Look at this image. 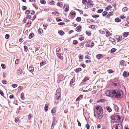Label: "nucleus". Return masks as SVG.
I'll use <instances>...</instances> for the list:
<instances>
[{"label": "nucleus", "mask_w": 129, "mask_h": 129, "mask_svg": "<svg viewBox=\"0 0 129 129\" xmlns=\"http://www.w3.org/2000/svg\"><path fill=\"white\" fill-rule=\"evenodd\" d=\"M94 116L95 117L99 119H101L103 117V110L102 107L99 106H96L95 108L94 109Z\"/></svg>", "instance_id": "1"}, {"label": "nucleus", "mask_w": 129, "mask_h": 129, "mask_svg": "<svg viewBox=\"0 0 129 129\" xmlns=\"http://www.w3.org/2000/svg\"><path fill=\"white\" fill-rule=\"evenodd\" d=\"M115 98H121L123 96V91L120 90H115Z\"/></svg>", "instance_id": "2"}, {"label": "nucleus", "mask_w": 129, "mask_h": 129, "mask_svg": "<svg viewBox=\"0 0 129 129\" xmlns=\"http://www.w3.org/2000/svg\"><path fill=\"white\" fill-rule=\"evenodd\" d=\"M60 95H58L55 94V102H54V104H57L59 102V101L61 100V98L60 97Z\"/></svg>", "instance_id": "3"}, {"label": "nucleus", "mask_w": 129, "mask_h": 129, "mask_svg": "<svg viewBox=\"0 0 129 129\" xmlns=\"http://www.w3.org/2000/svg\"><path fill=\"white\" fill-rule=\"evenodd\" d=\"M112 129H123L122 125L121 124H115L112 127Z\"/></svg>", "instance_id": "4"}, {"label": "nucleus", "mask_w": 129, "mask_h": 129, "mask_svg": "<svg viewBox=\"0 0 129 129\" xmlns=\"http://www.w3.org/2000/svg\"><path fill=\"white\" fill-rule=\"evenodd\" d=\"M94 43L92 41H88L87 42V44H86V46L87 47L90 46L91 48L94 46Z\"/></svg>", "instance_id": "5"}, {"label": "nucleus", "mask_w": 129, "mask_h": 129, "mask_svg": "<svg viewBox=\"0 0 129 129\" xmlns=\"http://www.w3.org/2000/svg\"><path fill=\"white\" fill-rule=\"evenodd\" d=\"M114 118L117 121L120 122L121 121L120 117L118 115H116L114 116Z\"/></svg>", "instance_id": "6"}, {"label": "nucleus", "mask_w": 129, "mask_h": 129, "mask_svg": "<svg viewBox=\"0 0 129 129\" xmlns=\"http://www.w3.org/2000/svg\"><path fill=\"white\" fill-rule=\"evenodd\" d=\"M110 96L112 97H115V90H110Z\"/></svg>", "instance_id": "7"}, {"label": "nucleus", "mask_w": 129, "mask_h": 129, "mask_svg": "<svg viewBox=\"0 0 129 129\" xmlns=\"http://www.w3.org/2000/svg\"><path fill=\"white\" fill-rule=\"evenodd\" d=\"M109 41L111 42L113 44L115 45L116 44L115 40L114 39L110 38H109Z\"/></svg>", "instance_id": "8"}, {"label": "nucleus", "mask_w": 129, "mask_h": 129, "mask_svg": "<svg viewBox=\"0 0 129 129\" xmlns=\"http://www.w3.org/2000/svg\"><path fill=\"white\" fill-rule=\"evenodd\" d=\"M56 55L58 57L61 59H62L63 58V57L61 55V54L60 53H56Z\"/></svg>", "instance_id": "9"}, {"label": "nucleus", "mask_w": 129, "mask_h": 129, "mask_svg": "<svg viewBox=\"0 0 129 129\" xmlns=\"http://www.w3.org/2000/svg\"><path fill=\"white\" fill-rule=\"evenodd\" d=\"M116 38L118 41H120L122 40V37L121 36H117Z\"/></svg>", "instance_id": "10"}, {"label": "nucleus", "mask_w": 129, "mask_h": 129, "mask_svg": "<svg viewBox=\"0 0 129 129\" xmlns=\"http://www.w3.org/2000/svg\"><path fill=\"white\" fill-rule=\"evenodd\" d=\"M81 26H78L76 28V30L77 32H80L81 31Z\"/></svg>", "instance_id": "11"}, {"label": "nucleus", "mask_w": 129, "mask_h": 129, "mask_svg": "<svg viewBox=\"0 0 129 129\" xmlns=\"http://www.w3.org/2000/svg\"><path fill=\"white\" fill-rule=\"evenodd\" d=\"M57 6L60 8H62L63 6L62 3L61 2H58L57 3Z\"/></svg>", "instance_id": "12"}, {"label": "nucleus", "mask_w": 129, "mask_h": 129, "mask_svg": "<svg viewBox=\"0 0 129 129\" xmlns=\"http://www.w3.org/2000/svg\"><path fill=\"white\" fill-rule=\"evenodd\" d=\"M123 76L125 77H128V74H127V72L126 71H124L123 73Z\"/></svg>", "instance_id": "13"}, {"label": "nucleus", "mask_w": 129, "mask_h": 129, "mask_svg": "<svg viewBox=\"0 0 129 129\" xmlns=\"http://www.w3.org/2000/svg\"><path fill=\"white\" fill-rule=\"evenodd\" d=\"M83 97V95H80L76 99V101H78L80 100Z\"/></svg>", "instance_id": "14"}, {"label": "nucleus", "mask_w": 129, "mask_h": 129, "mask_svg": "<svg viewBox=\"0 0 129 129\" xmlns=\"http://www.w3.org/2000/svg\"><path fill=\"white\" fill-rule=\"evenodd\" d=\"M61 90L60 89H58L56 90V95H61Z\"/></svg>", "instance_id": "15"}, {"label": "nucleus", "mask_w": 129, "mask_h": 129, "mask_svg": "<svg viewBox=\"0 0 129 129\" xmlns=\"http://www.w3.org/2000/svg\"><path fill=\"white\" fill-rule=\"evenodd\" d=\"M110 90H108L106 92V95L108 96H110Z\"/></svg>", "instance_id": "16"}, {"label": "nucleus", "mask_w": 129, "mask_h": 129, "mask_svg": "<svg viewBox=\"0 0 129 129\" xmlns=\"http://www.w3.org/2000/svg\"><path fill=\"white\" fill-rule=\"evenodd\" d=\"M96 57L97 58L100 59L103 57L102 55L101 54H98L96 55Z\"/></svg>", "instance_id": "17"}, {"label": "nucleus", "mask_w": 129, "mask_h": 129, "mask_svg": "<svg viewBox=\"0 0 129 129\" xmlns=\"http://www.w3.org/2000/svg\"><path fill=\"white\" fill-rule=\"evenodd\" d=\"M48 4L51 5H54L55 4V2L54 1H52L49 2Z\"/></svg>", "instance_id": "18"}, {"label": "nucleus", "mask_w": 129, "mask_h": 129, "mask_svg": "<svg viewBox=\"0 0 129 129\" xmlns=\"http://www.w3.org/2000/svg\"><path fill=\"white\" fill-rule=\"evenodd\" d=\"M81 70V69L80 68H78L77 69H75L74 71L76 73H78Z\"/></svg>", "instance_id": "19"}, {"label": "nucleus", "mask_w": 129, "mask_h": 129, "mask_svg": "<svg viewBox=\"0 0 129 129\" xmlns=\"http://www.w3.org/2000/svg\"><path fill=\"white\" fill-rule=\"evenodd\" d=\"M34 36V34L33 33H31L29 36V38L31 39Z\"/></svg>", "instance_id": "20"}, {"label": "nucleus", "mask_w": 129, "mask_h": 129, "mask_svg": "<svg viewBox=\"0 0 129 129\" xmlns=\"http://www.w3.org/2000/svg\"><path fill=\"white\" fill-rule=\"evenodd\" d=\"M106 109L109 112H110L112 111V110L110 107H107L106 108Z\"/></svg>", "instance_id": "21"}, {"label": "nucleus", "mask_w": 129, "mask_h": 129, "mask_svg": "<svg viewBox=\"0 0 129 129\" xmlns=\"http://www.w3.org/2000/svg\"><path fill=\"white\" fill-rule=\"evenodd\" d=\"M20 97L22 100H24V94L23 92L21 93L20 95Z\"/></svg>", "instance_id": "22"}, {"label": "nucleus", "mask_w": 129, "mask_h": 129, "mask_svg": "<svg viewBox=\"0 0 129 129\" xmlns=\"http://www.w3.org/2000/svg\"><path fill=\"white\" fill-rule=\"evenodd\" d=\"M112 8L111 6L110 5H109L105 9V10L106 11L109 10L110 9Z\"/></svg>", "instance_id": "23"}, {"label": "nucleus", "mask_w": 129, "mask_h": 129, "mask_svg": "<svg viewBox=\"0 0 129 129\" xmlns=\"http://www.w3.org/2000/svg\"><path fill=\"white\" fill-rule=\"evenodd\" d=\"M29 71L33 72L34 71V68L32 66H31L29 67Z\"/></svg>", "instance_id": "24"}, {"label": "nucleus", "mask_w": 129, "mask_h": 129, "mask_svg": "<svg viewBox=\"0 0 129 129\" xmlns=\"http://www.w3.org/2000/svg\"><path fill=\"white\" fill-rule=\"evenodd\" d=\"M24 51L25 52H27L28 50V48L27 46L25 45L24 46Z\"/></svg>", "instance_id": "25"}, {"label": "nucleus", "mask_w": 129, "mask_h": 129, "mask_svg": "<svg viewBox=\"0 0 129 129\" xmlns=\"http://www.w3.org/2000/svg\"><path fill=\"white\" fill-rule=\"evenodd\" d=\"M106 37H110L112 36V34L111 33H106Z\"/></svg>", "instance_id": "26"}, {"label": "nucleus", "mask_w": 129, "mask_h": 129, "mask_svg": "<svg viewBox=\"0 0 129 129\" xmlns=\"http://www.w3.org/2000/svg\"><path fill=\"white\" fill-rule=\"evenodd\" d=\"M22 70L21 69H19L17 71V73L18 75H20L21 73Z\"/></svg>", "instance_id": "27"}, {"label": "nucleus", "mask_w": 129, "mask_h": 129, "mask_svg": "<svg viewBox=\"0 0 129 129\" xmlns=\"http://www.w3.org/2000/svg\"><path fill=\"white\" fill-rule=\"evenodd\" d=\"M124 62L125 61L124 60H121L120 61V64L121 66H123L124 64Z\"/></svg>", "instance_id": "28"}, {"label": "nucleus", "mask_w": 129, "mask_h": 129, "mask_svg": "<svg viewBox=\"0 0 129 129\" xmlns=\"http://www.w3.org/2000/svg\"><path fill=\"white\" fill-rule=\"evenodd\" d=\"M115 21L116 22H120L121 21V19L119 18H117L115 19Z\"/></svg>", "instance_id": "29"}, {"label": "nucleus", "mask_w": 129, "mask_h": 129, "mask_svg": "<svg viewBox=\"0 0 129 129\" xmlns=\"http://www.w3.org/2000/svg\"><path fill=\"white\" fill-rule=\"evenodd\" d=\"M46 63V62L45 61L41 62L40 63V65L41 66H42L44 65Z\"/></svg>", "instance_id": "30"}, {"label": "nucleus", "mask_w": 129, "mask_h": 129, "mask_svg": "<svg viewBox=\"0 0 129 129\" xmlns=\"http://www.w3.org/2000/svg\"><path fill=\"white\" fill-rule=\"evenodd\" d=\"M92 17H93L96 18L99 17V15H92Z\"/></svg>", "instance_id": "31"}, {"label": "nucleus", "mask_w": 129, "mask_h": 129, "mask_svg": "<svg viewBox=\"0 0 129 129\" xmlns=\"http://www.w3.org/2000/svg\"><path fill=\"white\" fill-rule=\"evenodd\" d=\"M81 19L80 17H77L76 20L77 21L80 22L81 20Z\"/></svg>", "instance_id": "32"}, {"label": "nucleus", "mask_w": 129, "mask_h": 129, "mask_svg": "<svg viewBox=\"0 0 129 129\" xmlns=\"http://www.w3.org/2000/svg\"><path fill=\"white\" fill-rule=\"evenodd\" d=\"M127 8L126 7L123 8L122 9V11L124 12L126 11L127 10Z\"/></svg>", "instance_id": "33"}, {"label": "nucleus", "mask_w": 129, "mask_h": 129, "mask_svg": "<svg viewBox=\"0 0 129 129\" xmlns=\"http://www.w3.org/2000/svg\"><path fill=\"white\" fill-rule=\"evenodd\" d=\"M40 2L42 4H45L46 3V1L45 0H40Z\"/></svg>", "instance_id": "34"}, {"label": "nucleus", "mask_w": 129, "mask_h": 129, "mask_svg": "<svg viewBox=\"0 0 129 129\" xmlns=\"http://www.w3.org/2000/svg\"><path fill=\"white\" fill-rule=\"evenodd\" d=\"M108 12L106 11H104L102 13L103 16H105L107 14Z\"/></svg>", "instance_id": "35"}, {"label": "nucleus", "mask_w": 129, "mask_h": 129, "mask_svg": "<svg viewBox=\"0 0 129 129\" xmlns=\"http://www.w3.org/2000/svg\"><path fill=\"white\" fill-rule=\"evenodd\" d=\"M114 109L116 111H118V107L116 105H115L114 106Z\"/></svg>", "instance_id": "36"}, {"label": "nucleus", "mask_w": 129, "mask_h": 129, "mask_svg": "<svg viewBox=\"0 0 129 129\" xmlns=\"http://www.w3.org/2000/svg\"><path fill=\"white\" fill-rule=\"evenodd\" d=\"M128 35H129V33H125L123 34V36L124 37H127Z\"/></svg>", "instance_id": "37"}, {"label": "nucleus", "mask_w": 129, "mask_h": 129, "mask_svg": "<svg viewBox=\"0 0 129 129\" xmlns=\"http://www.w3.org/2000/svg\"><path fill=\"white\" fill-rule=\"evenodd\" d=\"M78 42L77 40H74L73 41V44L74 45H76L78 43Z\"/></svg>", "instance_id": "38"}, {"label": "nucleus", "mask_w": 129, "mask_h": 129, "mask_svg": "<svg viewBox=\"0 0 129 129\" xmlns=\"http://www.w3.org/2000/svg\"><path fill=\"white\" fill-rule=\"evenodd\" d=\"M70 14L72 16H75L76 15V13L75 12H71L70 13Z\"/></svg>", "instance_id": "39"}, {"label": "nucleus", "mask_w": 129, "mask_h": 129, "mask_svg": "<svg viewBox=\"0 0 129 129\" xmlns=\"http://www.w3.org/2000/svg\"><path fill=\"white\" fill-rule=\"evenodd\" d=\"M103 11V9H99L97 11V12L98 13H101Z\"/></svg>", "instance_id": "40"}, {"label": "nucleus", "mask_w": 129, "mask_h": 129, "mask_svg": "<svg viewBox=\"0 0 129 129\" xmlns=\"http://www.w3.org/2000/svg\"><path fill=\"white\" fill-rule=\"evenodd\" d=\"M10 37V35L9 34H7L5 36V37L6 39H9Z\"/></svg>", "instance_id": "41"}, {"label": "nucleus", "mask_w": 129, "mask_h": 129, "mask_svg": "<svg viewBox=\"0 0 129 129\" xmlns=\"http://www.w3.org/2000/svg\"><path fill=\"white\" fill-rule=\"evenodd\" d=\"M116 51V49L115 48H112V49L111 50V53H113L115 52Z\"/></svg>", "instance_id": "42"}, {"label": "nucleus", "mask_w": 129, "mask_h": 129, "mask_svg": "<svg viewBox=\"0 0 129 129\" xmlns=\"http://www.w3.org/2000/svg\"><path fill=\"white\" fill-rule=\"evenodd\" d=\"M95 26L94 25H91L89 26V28H95Z\"/></svg>", "instance_id": "43"}, {"label": "nucleus", "mask_w": 129, "mask_h": 129, "mask_svg": "<svg viewBox=\"0 0 129 129\" xmlns=\"http://www.w3.org/2000/svg\"><path fill=\"white\" fill-rule=\"evenodd\" d=\"M22 10H26L27 9V7L26 6H23L22 7Z\"/></svg>", "instance_id": "44"}, {"label": "nucleus", "mask_w": 129, "mask_h": 129, "mask_svg": "<svg viewBox=\"0 0 129 129\" xmlns=\"http://www.w3.org/2000/svg\"><path fill=\"white\" fill-rule=\"evenodd\" d=\"M17 86V85L16 84H12V86L13 88H15Z\"/></svg>", "instance_id": "45"}, {"label": "nucleus", "mask_w": 129, "mask_h": 129, "mask_svg": "<svg viewBox=\"0 0 129 129\" xmlns=\"http://www.w3.org/2000/svg\"><path fill=\"white\" fill-rule=\"evenodd\" d=\"M65 24V23L63 22H60L58 23V24L59 25H63Z\"/></svg>", "instance_id": "46"}, {"label": "nucleus", "mask_w": 129, "mask_h": 129, "mask_svg": "<svg viewBox=\"0 0 129 129\" xmlns=\"http://www.w3.org/2000/svg\"><path fill=\"white\" fill-rule=\"evenodd\" d=\"M88 21L89 22H93V20L92 19H87Z\"/></svg>", "instance_id": "47"}, {"label": "nucleus", "mask_w": 129, "mask_h": 129, "mask_svg": "<svg viewBox=\"0 0 129 129\" xmlns=\"http://www.w3.org/2000/svg\"><path fill=\"white\" fill-rule=\"evenodd\" d=\"M56 112V110L55 109H53L51 111V112L52 113H54Z\"/></svg>", "instance_id": "48"}, {"label": "nucleus", "mask_w": 129, "mask_h": 129, "mask_svg": "<svg viewBox=\"0 0 129 129\" xmlns=\"http://www.w3.org/2000/svg\"><path fill=\"white\" fill-rule=\"evenodd\" d=\"M109 73H111L113 72L112 70H109L107 71Z\"/></svg>", "instance_id": "49"}, {"label": "nucleus", "mask_w": 129, "mask_h": 129, "mask_svg": "<svg viewBox=\"0 0 129 129\" xmlns=\"http://www.w3.org/2000/svg\"><path fill=\"white\" fill-rule=\"evenodd\" d=\"M48 106L45 105L44 107L45 110L46 111H47L48 109Z\"/></svg>", "instance_id": "50"}, {"label": "nucleus", "mask_w": 129, "mask_h": 129, "mask_svg": "<svg viewBox=\"0 0 129 129\" xmlns=\"http://www.w3.org/2000/svg\"><path fill=\"white\" fill-rule=\"evenodd\" d=\"M87 2V0H82V3L83 4H86Z\"/></svg>", "instance_id": "51"}, {"label": "nucleus", "mask_w": 129, "mask_h": 129, "mask_svg": "<svg viewBox=\"0 0 129 129\" xmlns=\"http://www.w3.org/2000/svg\"><path fill=\"white\" fill-rule=\"evenodd\" d=\"M114 85L116 86H118L119 85V83L118 82L115 83H114Z\"/></svg>", "instance_id": "52"}, {"label": "nucleus", "mask_w": 129, "mask_h": 129, "mask_svg": "<svg viewBox=\"0 0 129 129\" xmlns=\"http://www.w3.org/2000/svg\"><path fill=\"white\" fill-rule=\"evenodd\" d=\"M2 68L3 69H5L6 68V67L5 66V64H4L2 63L1 64Z\"/></svg>", "instance_id": "53"}, {"label": "nucleus", "mask_w": 129, "mask_h": 129, "mask_svg": "<svg viewBox=\"0 0 129 129\" xmlns=\"http://www.w3.org/2000/svg\"><path fill=\"white\" fill-rule=\"evenodd\" d=\"M65 7H66V8H69V5L66 4H64V6L63 7V8H65Z\"/></svg>", "instance_id": "54"}, {"label": "nucleus", "mask_w": 129, "mask_h": 129, "mask_svg": "<svg viewBox=\"0 0 129 129\" xmlns=\"http://www.w3.org/2000/svg\"><path fill=\"white\" fill-rule=\"evenodd\" d=\"M79 39L81 41L84 39V37H80L79 38Z\"/></svg>", "instance_id": "55"}, {"label": "nucleus", "mask_w": 129, "mask_h": 129, "mask_svg": "<svg viewBox=\"0 0 129 129\" xmlns=\"http://www.w3.org/2000/svg\"><path fill=\"white\" fill-rule=\"evenodd\" d=\"M79 59H82L83 58V55L80 54L79 55Z\"/></svg>", "instance_id": "56"}, {"label": "nucleus", "mask_w": 129, "mask_h": 129, "mask_svg": "<svg viewBox=\"0 0 129 129\" xmlns=\"http://www.w3.org/2000/svg\"><path fill=\"white\" fill-rule=\"evenodd\" d=\"M31 16L30 15H28L26 18V19H30L31 18Z\"/></svg>", "instance_id": "57"}, {"label": "nucleus", "mask_w": 129, "mask_h": 129, "mask_svg": "<svg viewBox=\"0 0 129 129\" xmlns=\"http://www.w3.org/2000/svg\"><path fill=\"white\" fill-rule=\"evenodd\" d=\"M19 121V119L17 118H16L15 119V121L16 123H18Z\"/></svg>", "instance_id": "58"}, {"label": "nucleus", "mask_w": 129, "mask_h": 129, "mask_svg": "<svg viewBox=\"0 0 129 129\" xmlns=\"http://www.w3.org/2000/svg\"><path fill=\"white\" fill-rule=\"evenodd\" d=\"M0 93L2 96H3L4 95V94L3 93L2 91V90L1 89H0Z\"/></svg>", "instance_id": "59"}, {"label": "nucleus", "mask_w": 129, "mask_h": 129, "mask_svg": "<svg viewBox=\"0 0 129 129\" xmlns=\"http://www.w3.org/2000/svg\"><path fill=\"white\" fill-rule=\"evenodd\" d=\"M94 4L92 3H90L89 5L90 6V7H92L93 6Z\"/></svg>", "instance_id": "60"}, {"label": "nucleus", "mask_w": 129, "mask_h": 129, "mask_svg": "<svg viewBox=\"0 0 129 129\" xmlns=\"http://www.w3.org/2000/svg\"><path fill=\"white\" fill-rule=\"evenodd\" d=\"M30 13V11L29 10H27L25 12V14H28Z\"/></svg>", "instance_id": "61"}, {"label": "nucleus", "mask_w": 129, "mask_h": 129, "mask_svg": "<svg viewBox=\"0 0 129 129\" xmlns=\"http://www.w3.org/2000/svg\"><path fill=\"white\" fill-rule=\"evenodd\" d=\"M89 80V78L87 77L85 78L83 80V81L85 82Z\"/></svg>", "instance_id": "62"}, {"label": "nucleus", "mask_w": 129, "mask_h": 129, "mask_svg": "<svg viewBox=\"0 0 129 129\" xmlns=\"http://www.w3.org/2000/svg\"><path fill=\"white\" fill-rule=\"evenodd\" d=\"M119 17L120 18L123 19L125 18V17L123 15H121Z\"/></svg>", "instance_id": "63"}, {"label": "nucleus", "mask_w": 129, "mask_h": 129, "mask_svg": "<svg viewBox=\"0 0 129 129\" xmlns=\"http://www.w3.org/2000/svg\"><path fill=\"white\" fill-rule=\"evenodd\" d=\"M86 127L87 129H89L90 126L89 124L87 123L86 125Z\"/></svg>", "instance_id": "64"}]
</instances>
